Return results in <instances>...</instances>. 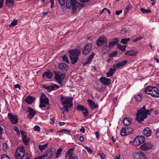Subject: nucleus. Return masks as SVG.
Segmentation results:
<instances>
[{
	"mask_svg": "<svg viewBox=\"0 0 159 159\" xmlns=\"http://www.w3.org/2000/svg\"><path fill=\"white\" fill-rule=\"evenodd\" d=\"M35 98L31 96H29L25 99V101L28 104H31L35 100Z\"/></svg>",
	"mask_w": 159,
	"mask_h": 159,
	"instance_id": "nucleus-29",
	"label": "nucleus"
},
{
	"mask_svg": "<svg viewBox=\"0 0 159 159\" xmlns=\"http://www.w3.org/2000/svg\"><path fill=\"white\" fill-rule=\"evenodd\" d=\"M143 92L147 94L150 95L153 97L157 98L159 97V90L155 87L148 86L145 88Z\"/></svg>",
	"mask_w": 159,
	"mask_h": 159,
	"instance_id": "nucleus-3",
	"label": "nucleus"
},
{
	"mask_svg": "<svg viewBox=\"0 0 159 159\" xmlns=\"http://www.w3.org/2000/svg\"><path fill=\"white\" fill-rule=\"evenodd\" d=\"M74 150V148H72L70 149L69 151L66 152V157L67 156H72L73 154V152Z\"/></svg>",
	"mask_w": 159,
	"mask_h": 159,
	"instance_id": "nucleus-32",
	"label": "nucleus"
},
{
	"mask_svg": "<svg viewBox=\"0 0 159 159\" xmlns=\"http://www.w3.org/2000/svg\"><path fill=\"white\" fill-rule=\"evenodd\" d=\"M25 153V151L23 146L19 147L17 149L16 157L17 159H22Z\"/></svg>",
	"mask_w": 159,
	"mask_h": 159,
	"instance_id": "nucleus-7",
	"label": "nucleus"
},
{
	"mask_svg": "<svg viewBox=\"0 0 159 159\" xmlns=\"http://www.w3.org/2000/svg\"><path fill=\"white\" fill-rule=\"evenodd\" d=\"M27 112L29 113L28 116L29 119L33 118L36 113L31 108H28Z\"/></svg>",
	"mask_w": 159,
	"mask_h": 159,
	"instance_id": "nucleus-19",
	"label": "nucleus"
},
{
	"mask_svg": "<svg viewBox=\"0 0 159 159\" xmlns=\"http://www.w3.org/2000/svg\"><path fill=\"white\" fill-rule=\"evenodd\" d=\"M132 132L133 129L131 128H124L121 129L120 134L122 136H124L132 134Z\"/></svg>",
	"mask_w": 159,
	"mask_h": 159,
	"instance_id": "nucleus-10",
	"label": "nucleus"
},
{
	"mask_svg": "<svg viewBox=\"0 0 159 159\" xmlns=\"http://www.w3.org/2000/svg\"><path fill=\"white\" fill-rule=\"evenodd\" d=\"M55 78L56 80L59 83H61L65 77L64 74L58 71L55 72Z\"/></svg>",
	"mask_w": 159,
	"mask_h": 159,
	"instance_id": "nucleus-9",
	"label": "nucleus"
},
{
	"mask_svg": "<svg viewBox=\"0 0 159 159\" xmlns=\"http://www.w3.org/2000/svg\"><path fill=\"white\" fill-rule=\"evenodd\" d=\"M17 20H12L11 22V24L9 25L10 27H14L17 25Z\"/></svg>",
	"mask_w": 159,
	"mask_h": 159,
	"instance_id": "nucleus-39",
	"label": "nucleus"
},
{
	"mask_svg": "<svg viewBox=\"0 0 159 159\" xmlns=\"http://www.w3.org/2000/svg\"><path fill=\"white\" fill-rule=\"evenodd\" d=\"M127 62V61L126 60H124L121 62H120L118 63L114 64L113 67L114 68H119L125 65Z\"/></svg>",
	"mask_w": 159,
	"mask_h": 159,
	"instance_id": "nucleus-20",
	"label": "nucleus"
},
{
	"mask_svg": "<svg viewBox=\"0 0 159 159\" xmlns=\"http://www.w3.org/2000/svg\"><path fill=\"white\" fill-rule=\"evenodd\" d=\"M135 100L139 102L142 99L141 95V94H138L136 95L134 97Z\"/></svg>",
	"mask_w": 159,
	"mask_h": 159,
	"instance_id": "nucleus-37",
	"label": "nucleus"
},
{
	"mask_svg": "<svg viewBox=\"0 0 159 159\" xmlns=\"http://www.w3.org/2000/svg\"><path fill=\"white\" fill-rule=\"evenodd\" d=\"M137 53L138 52H137L134 51V50H130L125 52V55L132 56L136 55Z\"/></svg>",
	"mask_w": 159,
	"mask_h": 159,
	"instance_id": "nucleus-30",
	"label": "nucleus"
},
{
	"mask_svg": "<svg viewBox=\"0 0 159 159\" xmlns=\"http://www.w3.org/2000/svg\"><path fill=\"white\" fill-rule=\"evenodd\" d=\"M50 2L51 3V8H52L54 5V0H50Z\"/></svg>",
	"mask_w": 159,
	"mask_h": 159,
	"instance_id": "nucleus-58",
	"label": "nucleus"
},
{
	"mask_svg": "<svg viewBox=\"0 0 159 159\" xmlns=\"http://www.w3.org/2000/svg\"><path fill=\"white\" fill-rule=\"evenodd\" d=\"M87 102L92 108H95L98 107L97 105L95 103V102L91 99H88L87 100Z\"/></svg>",
	"mask_w": 159,
	"mask_h": 159,
	"instance_id": "nucleus-26",
	"label": "nucleus"
},
{
	"mask_svg": "<svg viewBox=\"0 0 159 159\" xmlns=\"http://www.w3.org/2000/svg\"><path fill=\"white\" fill-rule=\"evenodd\" d=\"M98 154L100 156L101 159H105V156L104 153H101L99 152H98Z\"/></svg>",
	"mask_w": 159,
	"mask_h": 159,
	"instance_id": "nucleus-43",
	"label": "nucleus"
},
{
	"mask_svg": "<svg viewBox=\"0 0 159 159\" xmlns=\"http://www.w3.org/2000/svg\"><path fill=\"white\" fill-rule=\"evenodd\" d=\"M34 130L37 131H40V128L39 126L38 125H35L34 127Z\"/></svg>",
	"mask_w": 159,
	"mask_h": 159,
	"instance_id": "nucleus-51",
	"label": "nucleus"
},
{
	"mask_svg": "<svg viewBox=\"0 0 159 159\" xmlns=\"http://www.w3.org/2000/svg\"><path fill=\"white\" fill-rule=\"evenodd\" d=\"M8 146L7 143H3L2 144V148L4 150H6L8 148Z\"/></svg>",
	"mask_w": 159,
	"mask_h": 159,
	"instance_id": "nucleus-52",
	"label": "nucleus"
},
{
	"mask_svg": "<svg viewBox=\"0 0 159 159\" xmlns=\"http://www.w3.org/2000/svg\"><path fill=\"white\" fill-rule=\"evenodd\" d=\"M8 117L11 122L13 124H16L18 121L17 117L16 115H12L9 113L8 114Z\"/></svg>",
	"mask_w": 159,
	"mask_h": 159,
	"instance_id": "nucleus-15",
	"label": "nucleus"
},
{
	"mask_svg": "<svg viewBox=\"0 0 159 159\" xmlns=\"http://www.w3.org/2000/svg\"><path fill=\"white\" fill-rule=\"evenodd\" d=\"M22 139L24 143L27 145V143L29 142V140L27 138V137L23 138Z\"/></svg>",
	"mask_w": 159,
	"mask_h": 159,
	"instance_id": "nucleus-45",
	"label": "nucleus"
},
{
	"mask_svg": "<svg viewBox=\"0 0 159 159\" xmlns=\"http://www.w3.org/2000/svg\"><path fill=\"white\" fill-rule=\"evenodd\" d=\"M14 87L15 88H18L19 89L20 88V86L19 84H16L14 85Z\"/></svg>",
	"mask_w": 159,
	"mask_h": 159,
	"instance_id": "nucleus-61",
	"label": "nucleus"
},
{
	"mask_svg": "<svg viewBox=\"0 0 159 159\" xmlns=\"http://www.w3.org/2000/svg\"><path fill=\"white\" fill-rule=\"evenodd\" d=\"M152 132L148 127H146L143 130V133L147 136H150Z\"/></svg>",
	"mask_w": 159,
	"mask_h": 159,
	"instance_id": "nucleus-24",
	"label": "nucleus"
},
{
	"mask_svg": "<svg viewBox=\"0 0 159 159\" xmlns=\"http://www.w3.org/2000/svg\"><path fill=\"white\" fill-rule=\"evenodd\" d=\"M140 11L143 13H144V14L150 13L151 11L150 10H146L145 9L143 8H141L140 9Z\"/></svg>",
	"mask_w": 159,
	"mask_h": 159,
	"instance_id": "nucleus-40",
	"label": "nucleus"
},
{
	"mask_svg": "<svg viewBox=\"0 0 159 159\" xmlns=\"http://www.w3.org/2000/svg\"><path fill=\"white\" fill-rule=\"evenodd\" d=\"M52 76V73L50 71L45 72L43 75V77L44 78L51 79Z\"/></svg>",
	"mask_w": 159,
	"mask_h": 159,
	"instance_id": "nucleus-21",
	"label": "nucleus"
},
{
	"mask_svg": "<svg viewBox=\"0 0 159 159\" xmlns=\"http://www.w3.org/2000/svg\"><path fill=\"white\" fill-rule=\"evenodd\" d=\"M77 109L78 110L82 111L85 116H88V112L87 109L83 106L80 105H78L77 107Z\"/></svg>",
	"mask_w": 159,
	"mask_h": 159,
	"instance_id": "nucleus-14",
	"label": "nucleus"
},
{
	"mask_svg": "<svg viewBox=\"0 0 159 159\" xmlns=\"http://www.w3.org/2000/svg\"><path fill=\"white\" fill-rule=\"evenodd\" d=\"M66 7L69 9H71L73 13H75L79 6V3L76 0H67L66 2Z\"/></svg>",
	"mask_w": 159,
	"mask_h": 159,
	"instance_id": "nucleus-4",
	"label": "nucleus"
},
{
	"mask_svg": "<svg viewBox=\"0 0 159 159\" xmlns=\"http://www.w3.org/2000/svg\"><path fill=\"white\" fill-rule=\"evenodd\" d=\"M85 149L90 154H91L92 153V151L89 147L86 146L85 147Z\"/></svg>",
	"mask_w": 159,
	"mask_h": 159,
	"instance_id": "nucleus-50",
	"label": "nucleus"
},
{
	"mask_svg": "<svg viewBox=\"0 0 159 159\" xmlns=\"http://www.w3.org/2000/svg\"><path fill=\"white\" fill-rule=\"evenodd\" d=\"M95 55V54L93 53L92 54L90 55L88 58L87 61L85 62V64H87L90 63V61H91L93 57Z\"/></svg>",
	"mask_w": 159,
	"mask_h": 159,
	"instance_id": "nucleus-35",
	"label": "nucleus"
},
{
	"mask_svg": "<svg viewBox=\"0 0 159 159\" xmlns=\"http://www.w3.org/2000/svg\"><path fill=\"white\" fill-rule=\"evenodd\" d=\"M106 10H104V13H108L109 14H110L111 13V12L109 9L106 8Z\"/></svg>",
	"mask_w": 159,
	"mask_h": 159,
	"instance_id": "nucleus-60",
	"label": "nucleus"
},
{
	"mask_svg": "<svg viewBox=\"0 0 159 159\" xmlns=\"http://www.w3.org/2000/svg\"><path fill=\"white\" fill-rule=\"evenodd\" d=\"M59 88L58 85L56 84H53L51 85V91L55 90Z\"/></svg>",
	"mask_w": 159,
	"mask_h": 159,
	"instance_id": "nucleus-41",
	"label": "nucleus"
},
{
	"mask_svg": "<svg viewBox=\"0 0 159 159\" xmlns=\"http://www.w3.org/2000/svg\"><path fill=\"white\" fill-rule=\"evenodd\" d=\"M99 132H96L95 133V134L96 136V137L97 138V139H98V137L99 136Z\"/></svg>",
	"mask_w": 159,
	"mask_h": 159,
	"instance_id": "nucleus-63",
	"label": "nucleus"
},
{
	"mask_svg": "<svg viewBox=\"0 0 159 159\" xmlns=\"http://www.w3.org/2000/svg\"><path fill=\"white\" fill-rule=\"evenodd\" d=\"M153 145L151 142H147L142 145L140 148L143 151H147L151 149L153 147Z\"/></svg>",
	"mask_w": 159,
	"mask_h": 159,
	"instance_id": "nucleus-11",
	"label": "nucleus"
},
{
	"mask_svg": "<svg viewBox=\"0 0 159 159\" xmlns=\"http://www.w3.org/2000/svg\"><path fill=\"white\" fill-rule=\"evenodd\" d=\"M150 111L146 109L145 107L143 106L141 109L138 111L136 114V120L139 122L143 121L147 117V115L150 114Z\"/></svg>",
	"mask_w": 159,
	"mask_h": 159,
	"instance_id": "nucleus-1",
	"label": "nucleus"
},
{
	"mask_svg": "<svg viewBox=\"0 0 159 159\" xmlns=\"http://www.w3.org/2000/svg\"><path fill=\"white\" fill-rule=\"evenodd\" d=\"M62 59L63 61L65 62H66L67 63H68L69 62L68 59L67 57H66V56L65 55H64L62 57Z\"/></svg>",
	"mask_w": 159,
	"mask_h": 159,
	"instance_id": "nucleus-42",
	"label": "nucleus"
},
{
	"mask_svg": "<svg viewBox=\"0 0 159 159\" xmlns=\"http://www.w3.org/2000/svg\"><path fill=\"white\" fill-rule=\"evenodd\" d=\"M117 54V52L116 51H114L109 54V57H112L116 56Z\"/></svg>",
	"mask_w": 159,
	"mask_h": 159,
	"instance_id": "nucleus-47",
	"label": "nucleus"
},
{
	"mask_svg": "<svg viewBox=\"0 0 159 159\" xmlns=\"http://www.w3.org/2000/svg\"><path fill=\"white\" fill-rule=\"evenodd\" d=\"M118 41V40L117 38L114 39L112 42L109 43L108 46L109 48L112 47L115 44H117Z\"/></svg>",
	"mask_w": 159,
	"mask_h": 159,
	"instance_id": "nucleus-28",
	"label": "nucleus"
},
{
	"mask_svg": "<svg viewBox=\"0 0 159 159\" xmlns=\"http://www.w3.org/2000/svg\"><path fill=\"white\" fill-rule=\"evenodd\" d=\"M130 40L129 38H123L121 39L120 42L123 44H125Z\"/></svg>",
	"mask_w": 159,
	"mask_h": 159,
	"instance_id": "nucleus-38",
	"label": "nucleus"
},
{
	"mask_svg": "<svg viewBox=\"0 0 159 159\" xmlns=\"http://www.w3.org/2000/svg\"><path fill=\"white\" fill-rule=\"evenodd\" d=\"M80 131L83 133H84L85 132V129L84 127H82L80 129Z\"/></svg>",
	"mask_w": 159,
	"mask_h": 159,
	"instance_id": "nucleus-62",
	"label": "nucleus"
},
{
	"mask_svg": "<svg viewBox=\"0 0 159 159\" xmlns=\"http://www.w3.org/2000/svg\"><path fill=\"white\" fill-rule=\"evenodd\" d=\"M62 150V148H60L57 150L55 154V156L57 158H58L61 155Z\"/></svg>",
	"mask_w": 159,
	"mask_h": 159,
	"instance_id": "nucleus-33",
	"label": "nucleus"
},
{
	"mask_svg": "<svg viewBox=\"0 0 159 159\" xmlns=\"http://www.w3.org/2000/svg\"><path fill=\"white\" fill-rule=\"evenodd\" d=\"M99 80L101 83L105 85H108L111 84L110 80L105 77H101Z\"/></svg>",
	"mask_w": 159,
	"mask_h": 159,
	"instance_id": "nucleus-18",
	"label": "nucleus"
},
{
	"mask_svg": "<svg viewBox=\"0 0 159 159\" xmlns=\"http://www.w3.org/2000/svg\"><path fill=\"white\" fill-rule=\"evenodd\" d=\"M68 159H78V157L76 156L74 157L73 156H69Z\"/></svg>",
	"mask_w": 159,
	"mask_h": 159,
	"instance_id": "nucleus-56",
	"label": "nucleus"
},
{
	"mask_svg": "<svg viewBox=\"0 0 159 159\" xmlns=\"http://www.w3.org/2000/svg\"><path fill=\"white\" fill-rule=\"evenodd\" d=\"M44 88L46 89L49 90V91H51V85L50 86H44Z\"/></svg>",
	"mask_w": 159,
	"mask_h": 159,
	"instance_id": "nucleus-55",
	"label": "nucleus"
},
{
	"mask_svg": "<svg viewBox=\"0 0 159 159\" xmlns=\"http://www.w3.org/2000/svg\"><path fill=\"white\" fill-rule=\"evenodd\" d=\"M58 1L61 5L63 6L65 5V0H58Z\"/></svg>",
	"mask_w": 159,
	"mask_h": 159,
	"instance_id": "nucleus-48",
	"label": "nucleus"
},
{
	"mask_svg": "<svg viewBox=\"0 0 159 159\" xmlns=\"http://www.w3.org/2000/svg\"><path fill=\"white\" fill-rule=\"evenodd\" d=\"M2 159H10L9 157L5 154H3L1 156Z\"/></svg>",
	"mask_w": 159,
	"mask_h": 159,
	"instance_id": "nucleus-49",
	"label": "nucleus"
},
{
	"mask_svg": "<svg viewBox=\"0 0 159 159\" xmlns=\"http://www.w3.org/2000/svg\"><path fill=\"white\" fill-rule=\"evenodd\" d=\"M116 70V69L115 68H110L108 72L106 73L107 76L108 77L112 76Z\"/></svg>",
	"mask_w": 159,
	"mask_h": 159,
	"instance_id": "nucleus-25",
	"label": "nucleus"
},
{
	"mask_svg": "<svg viewBox=\"0 0 159 159\" xmlns=\"http://www.w3.org/2000/svg\"><path fill=\"white\" fill-rule=\"evenodd\" d=\"M145 138L143 136L136 137L133 141V144L135 146H138L143 143L145 141Z\"/></svg>",
	"mask_w": 159,
	"mask_h": 159,
	"instance_id": "nucleus-8",
	"label": "nucleus"
},
{
	"mask_svg": "<svg viewBox=\"0 0 159 159\" xmlns=\"http://www.w3.org/2000/svg\"><path fill=\"white\" fill-rule=\"evenodd\" d=\"M3 131V129L1 126H0V138L2 139V132Z\"/></svg>",
	"mask_w": 159,
	"mask_h": 159,
	"instance_id": "nucleus-54",
	"label": "nucleus"
},
{
	"mask_svg": "<svg viewBox=\"0 0 159 159\" xmlns=\"http://www.w3.org/2000/svg\"><path fill=\"white\" fill-rule=\"evenodd\" d=\"M120 156L119 155L118 156L116 155L115 157V159H120Z\"/></svg>",
	"mask_w": 159,
	"mask_h": 159,
	"instance_id": "nucleus-64",
	"label": "nucleus"
},
{
	"mask_svg": "<svg viewBox=\"0 0 159 159\" xmlns=\"http://www.w3.org/2000/svg\"><path fill=\"white\" fill-rule=\"evenodd\" d=\"M73 99V98L71 97H65L61 98V103L64 106L62 109L64 111L68 112L69 111L68 109L72 107Z\"/></svg>",
	"mask_w": 159,
	"mask_h": 159,
	"instance_id": "nucleus-2",
	"label": "nucleus"
},
{
	"mask_svg": "<svg viewBox=\"0 0 159 159\" xmlns=\"http://www.w3.org/2000/svg\"><path fill=\"white\" fill-rule=\"evenodd\" d=\"M132 7V5L130 4H129L127 5L125 7L124 10L125 13H126L128 12L129 10Z\"/></svg>",
	"mask_w": 159,
	"mask_h": 159,
	"instance_id": "nucleus-34",
	"label": "nucleus"
},
{
	"mask_svg": "<svg viewBox=\"0 0 159 159\" xmlns=\"http://www.w3.org/2000/svg\"><path fill=\"white\" fill-rule=\"evenodd\" d=\"M107 43L106 38L104 36H101L97 40V44L98 46H100L102 44Z\"/></svg>",
	"mask_w": 159,
	"mask_h": 159,
	"instance_id": "nucleus-16",
	"label": "nucleus"
},
{
	"mask_svg": "<svg viewBox=\"0 0 159 159\" xmlns=\"http://www.w3.org/2000/svg\"><path fill=\"white\" fill-rule=\"evenodd\" d=\"M92 48L91 43H89L84 46L82 49V53L83 54L87 55L91 51Z\"/></svg>",
	"mask_w": 159,
	"mask_h": 159,
	"instance_id": "nucleus-12",
	"label": "nucleus"
},
{
	"mask_svg": "<svg viewBox=\"0 0 159 159\" xmlns=\"http://www.w3.org/2000/svg\"><path fill=\"white\" fill-rule=\"evenodd\" d=\"M55 153V151L54 149L52 148L50 150L47 151L45 154L41 156V157H43V158L46 157L47 159H50L52 158Z\"/></svg>",
	"mask_w": 159,
	"mask_h": 159,
	"instance_id": "nucleus-13",
	"label": "nucleus"
},
{
	"mask_svg": "<svg viewBox=\"0 0 159 159\" xmlns=\"http://www.w3.org/2000/svg\"><path fill=\"white\" fill-rule=\"evenodd\" d=\"M48 143L46 144L43 145L39 144L38 145V148L41 151H42L43 150L45 149L46 148H47L48 146Z\"/></svg>",
	"mask_w": 159,
	"mask_h": 159,
	"instance_id": "nucleus-31",
	"label": "nucleus"
},
{
	"mask_svg": "<svg viewBox=\"0 0 159 159\" xmlns=\"http://www.w3.org/2000/svg\"><path fill=\"white\" fill-rule=\"evenodd\" d=\"M117 47L120 49L121 51H124L125 50L126 48V45L120 46L119 44H117Z\"/></svg>",
	"mask_w": 159,
	"mask_h": 159,
	"instance_id": "nucleus-36",
	"label": "nucleus"
},
{
	"mask_svg": "<svg viewBox=\"0 0 159 159\" xmlns=\"http://www.w3.org/2000/svg\"><path fill=\"white\" fill-rule=\"evenodd\" d=\"M70 58L71 59L72 64H74L78 61V56L80 53V51L77 49H74L70 52Z\"/></svg>",
	"mask_w": 159,
	"mask_h": 159,
	"instance_id": "nucleus-5",
	"label": "nucleus"
},
{
	"mask_svg": "<svg viewBox=\"0 0 159 159\" xmlns=\"http://www.w3.org/2000/svg\"><path fill=\"white\" fill-rule=\"evenodd\" d=\"M20 131L21 134L22 136V139L27 137L26 134L25 132H24L22 130H21Z\"/></svg>",
	"mask_w": 159,
	"mask_h": 159,
	"instance_id": "nucleus-46",
	"label": "nucleus"
},
{
	"mask_svg": "<svg viewBox=\"0 0 159 159\" xmlns=\"http://www.w3.org/2000/svg\"><path fill=\"white\" fill-rule=\"evenodd\" d=\"M123 122L125 125L128 126L131 124V120L130 118H125L124 119Z\"/></svg>",
	"mask_w": 159,
	"mask_h": 159,
	"instance_id": "nucleus-27",
	"label": "nucleus"
},
{
	"mask_svg": "<svg viewBox=\"0 0 159 159\" xmlns=\"http://www.w3.org/2000/svg\"><path fill=\"white\" fill-rule=\"evenodd\" d=\"M127 30L124 28H122L121 30L120 33L122 34H124L126 33Z\"/></svg>",
	"mask_w": 159,
	"mask_h": 159,
	"instance_id": "nucleus-44",
	"label": "nucleus"
},
{
	"mask_svg": "<svg viewBox=\"0 0 159 159\" xmlns=\"http://www.w3.org/2000/svg\"><path fill=\"white\" fill-rule=\"evenodd\" d=\"M14 3V0H6L5 4L7 7L11 8L13 6Z\"/></svg>",
	"mask_w": 159,
	"mask_h": 159,
	"instance_id": "nucleus-22",
	"label": "nucleus"
},
{
	"mask_svg": "<svg viewBox=\"0 0 159 159\" xmlns=\"http://www.w3.org/2000/svg\"><path fill=\"white\" fill-rule=\"evenodd\" d=\"M59 68L61 70H67L68 67L66 64L63 63H60L59 65Z\"/></svg>",
	"mask_w": 159,
	"mask_h": 159,
	"instance_id": "nucleus-23",
	"label": "nucleus"
},
{
	"mask_svg": "<svg viewBox=\"0 0 159 159\" xmlns=\"http://www.w3.org/2000/svg\"><path fill=\"white\" fill-rule=\"evenodd\" d=\"M4 0H0V8H2L3 6Z\"/></svg>",
	"mask_w": 159,
	"mask_h": 159,
	"instance_id": "nucleus-59",
	"label": "nucleus"
},
{
	"mask_svg": "<svg viewBox=\"0 0 159 159\" xmlns=\"http://www.w3.org/2000/svg\"><path fill=\"white\" fill-rule=\"evenodd\" d=\"M133 155L135 159H142L145 157V154L142 152H134Z\"/></svg>",
	"mask_w": 159,
	"mask_h": 159,
	"instance_id": "nucleus-17",
	"label": "nucleus"
},
{
	"mask_svg": "<svg viewBox=\"0 0 159 159\" xmlns=\"http://www.w3.org/2000/svg\"><path fill=\"white\" fill-rule=\"evenodd\" d=\"M40 107H46L47 105V108L48 109L49 108L48 99L44 94L42 95L40 99Z\"/></svg>",
	"mask_w": 159,
	"mask_h": 159,
	"instance_id": "nucleus-6",
	"label": "nucleus"
},
{
	"mask_svg": "<svg viewBox=\"0 0 159 159\" xmlns=\"http://www.w3.org/2000/svg\"><path fill=\"white\" fill-rule=\"evenodd\" d=\"M122 12V11L121 10H120L119 11H116L115 12V14L116 15H119Z\"/></svg>",
	"mask_w": 159,
	"mask_h": 159,
	"instance_id": "nucleus-57",
	"label": "nucleus"
},
{
	"mask_svg": "<svg viewBox=\"0 0 159 159\" xmlns=\"http://www.w3.org/2000/svg\"><path fill=\"white\" fill-rule=\"evenodd\" d=\"M14 129L16 132V133H17V135H20V132L19 131V130L18 129L17 127H16V126H15L14 127Z\"/></svg>",
	"mask_w": 159,
	"mask_h": 159,
	"instance_id": "nucleus-53",
	"label": "nucleus"
}]
</instances>
